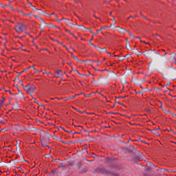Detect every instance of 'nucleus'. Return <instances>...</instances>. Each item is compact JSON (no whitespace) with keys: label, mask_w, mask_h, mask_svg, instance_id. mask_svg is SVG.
Listing matches in <instances>:
<instances>
[{"label":"nucleus","mask_w":176,"mask_h":176,"mask_svg":"<svg viewBox=\"0 0 176 176\" xmlns=\"http://www.w3.org/2000/svg\"><path fill=\"white\" fill-rule=\"evenodd\" d=\"M50 74H52V72H47V75H50Z\"/></svg>","instance_id":"nucleus-61"},{"label":"nucleus","mask_w":176,"mask_h":176,"mask_svg":"<svg viewBox=\"0 0 176 176\" xmlns=\"http://www.w3.org/2000/svg\"><path fill=\"white\" fill-rule=\"evenodd\" d=\"M77 111V112H79L80 113H85L86 110H84L83 111H81V110H79V109H74Z\"/></svg>","instance_id":"nucleus-15"},{"label":"nucleus","mask_w":176,"mask_h":176,"mask_svg":"<svg viewBox=\"0 0 176 176\" xmlns=\"http://www.w3.org/2000/svg\"><path fill=\"white\" fill-rule=\"evenodd\" d=\"M13 105H14L13 109H19V108H20V107H19V104H15Z\"/></svg>","instance_id":"nucleus-16"},{"label":"nucleus","mask_w":176,"mask_h":176,"mask_svg":"<svg viewBox=\"0 0 176 176\" xmlns=\"http://www.w3.org/2000/svg\"><path fill=\"white\" fill-rule=\"evenodd\" d=\"M61 20H66L67 21V23L69 21V19H68L67 18H62Z\"/></svg>","instance_id":"nucleus-35"},{"label":"nucleus","mask_w":176,"mask_h":176,"mask_svg":"<svg viewBox=\"0 0 176 176\" xmlns=\"http://www.w3.org/2000/svg\"><path fill=\"white\" fill-rule=\"evenodd\" d=\"M65 133H69V134H72V131H67L65 130Z\"/></svg>","instance_id":"nucleus-33"},{"label":"nucleus","mask_w":176,"mask_h":176,"mask_svg":"<svg viewBox=\"0 0 176 176\" xmlns=\"http://www.w3.org/2000/svg\"><path fill=\"white\" fill-rule=\"evenodd\" d=\"M3 107V100H0V109Z\"/></svg>","instance_id":"nucleus-19"},{"label":"nucleus","mask_w":176,"mask_h":176,"mask_svg":"<svg viewBox=\"0 0 176 176\" xmlns=\"http://www.w3.org/2000/svg\"><path fill=\"white\" fill-rule=\"evenodd\" d=\"M56 41L57 43H59V44H60V45H63V43H60V42H58V40H56V41Z\"/></svg>","instance_id":"nucleus-59"},{"label":"nucleus","mask_w":176,"mask_h":176,"mask_svg":"<svg viewBox=\"0 0 176 176\" xmlns=\"http://www.w3.org/2000/svg\"><path fill=\"white\" fill-rule=\"evenodd\" d=\"M67 25H69V27H71V25H74V24L69 23V21L67 22Z\"/></svg>","instance_id":"nucleus-31"},{"label":"nucleus","mask_w":176,"mask_h":176,"mask_svg":"<svg viewBox=\"0 0 176 176\" xmlns=\"http://www.w3.org/2000/svg\"><path fill=\"white\" fill-rule=\"evenodd\" d=\"M134 160H135V162H141L142 159L141 157L136 156L134 157Z\"/></svg>","instance_id":"nucleus-14"},{"label":"nucleus","mask_w":176,"mask_h":176,"mask_svg":"<svg viewBox=\"0 0 176 176\" xmlns=\"http://www.w3.org/2000/svg\"><path fill=\"white\" fill-rule=\"evenodd\" d=\"M90 33L93 35H97V33L94 32L93 30H90Z\"/></svg>","instance_id":"nucleus-29"},{"label":"nucleus","mask_w":176,"mask_h":176,"mask_svg":"<svg viewBox=\"0 0 176 176\" xmlns=\"http://www.w3.org/2000/svg\"><path fill=\"white\" fill-rule=\"evenodd\" d=\"M17 12H18L19 13H23V10H18Z\"/></svg>","instance_id":"nucleus-49"},{"label":"nucleus","mask_w":176,"mask_h":176,"mask_svg":"<svg viewBox=\"0 0 176 176\" xmlns=\"http://www.w3.org/2000/svg\"><path fill=\"white\" fill-rule=\"evenodd\" d=\"M105 28H108V26L105 25L101 28V30H105Z\"/></svg>","instance_id":"nucleus-38"},{"label":"nucleus","mask_w":176,"mask_h":176,"mask_svg":"<svg viewBox=\"0 0 176 176\" xmlns=\"http://www.w3.org/2000/svg\"><path fill=\"white\" fill-rule=\"evenodd\" d=\"M34 102H36V104H38V100H36V98H34Z\"/></svg>","instance_id":"nucleus-50"},{"label":"nucleus","mask_w":176,"mask_h":176,"mask_svg":"<svg viewBox=\"0 0 176 176\" xmlns=\"http://www.w3.org/2000/svg\"><path fill=\"white\" fill-rule=\"evenodd\" d=\"M87 169H86V168L82 169V173H87Z\"/></svg>","instance_id":"nucleus-41"},{"label":"nucleus","mask_w":176,"mask_h":176,"mask_svg":"<svg viewBox=\"0 0 176 176\" xmlns=\"http://www.w3.org/2000/svg\"><path fill=\"white\" fill-rule=\"evenodd\" d=\"M169 85H171V82H168L167 84L164 85L163 86H162V87H166L168 86Z\"/></svg>","instance_id":"nucleus-26"},{"label":"nucleus","mask_w":176,"mask_h":176,"mask_svg":"<svg viewBox=\"0 0 176 176\" xmlns=\"http://www.w3.org/2000/svg\"><path fill=\"white\" fill-rule=\"evenodd\" d=\"M101 30H102V29H100V30H96V34H98V32H101Z\"/></svg>","instance_id":"nucleus-44"},{"label":"nucleus","mask_w":176,"mask_h":176,"mask_svg":"<svg viewBox=\"0 0 176 176\" xmlns=\"http://www.w3.org/2000/svg\"><path fill=\"white\" fill-rule=\"evenodd\" d=\"M24 90L27 91V93H29L30 94H32L36 90V87L35 85L28 84L27 86L24 87Z\"/></svg>","instance_id":"nucleus-3"},{"label":"nucleus","mask_w":176,"mask_h":176,"mask_svg":"<svg viewBox=\"0 0 176 176\" xmlns=\"http://www.w3.org/2000/svg\"><path fill=\"white\" fill-rule=\"evenodd\" d=\"M103 49V50H104V52H105V53H107V47H104V48H102Z\"/></svg>","instance_id":"nucleus-53"},{"label":"nucleus","mask_w":176,"mask_h":176,"mask_svg":"<svg viewBox=\"0 0 176 176\" xmlns=\"http://www.w3.org/2000/svg\"><path fill=\"white\" fill-rule=\"evenodd\" d=\"M81 27H82V28H85V30H88V31H89V32H90V31H91V28H85V26H83V25H81Z\"/></svg>","instance_id":"nucleus-21"},{"label":"nucleus","mask_w":176,"mask_h":176,"mask_svg":"<svg viewBox=\"0 0 176 176\" xmlns=\"http://www.w3.org/2000/svg\"><path fill=\"white\" fill-rule=\"evenodd\" d=\"M126 49H127V50H133V49H131V45H130V41H126Z\"/></svg>","instance_id":"nucleus-8"},{"label":"nucleus","mask_w":176,"mask_h":176,"mask_svg":"<svg viewBox=\"0 0 176 176\" xmlns=\"http://www.w3.org/2000/svg\"><path fill=\"white\" fill-rule=\"evenodd\" d=\"M140 15L142 16V17H143V19H146V20H148V17L144 16V14H140Z\"/></svg>","instance_id":"nucleus-32"},{"label":"nucleus","mask_w":176,"mask_h":176,"mask_svg":"<svg viewBox=\"0 0 176 176\" xmlns=\"http://www.w3.org/2000/svg\"><path fill=\"white\" fill-rule=\"evenodd\" d=\"M65 31H66V32H68L69 34H70V35H73V36H74V33L71 32L70 30H66Z\"/></svg>","instance_id":"nucleus-24"},{"label":"nucleus","mask_w":176,"mask_h":176,"mask_svg":"<svg viewBox=\"0 0 176 176\" xmlns=\"http://www.w3.org/2000/svg\"><path fill=\"white\" fill-rule=\"evenodd\" d=\"M126 97H127V96H118V97H116V98H126Z\"/></svg>","instance_id":"nucleus-27"},{"label":"nucleus","mask_w":176,"mask_h":176,"mask_svg":"<svg viewBox=\"0 0 176 176\" xmlns=\"http://www.w3.org/2000/svg\"><path fill=\"white\" fill-rule=\"evenodd\" d=\"M100 96H101L102 97H103V98L107 99V96H104V95H102V94H100Z\"/></svg>","instance_id":"nucleus-51"},{"label":"nucleus","mask_w":176,"mask_h":176,"mask_svg":"<svg viewBox=\"0 0 176 176\" xmlns=\"http://www.w3.org/2000/svg\"><path fill=\"white\" fill-rule=\"evenodd\" d=\"M96 172L98 174H102V175L107 176H119V173H116L113 171H111L109 169H107L104 167H98L96 168Z\"/></svg>","instance_id":"nucleus-1"},{"label":"nucleus","mask_w":176,"mask_h":176,"mask_svg":"<svg viewBox=\"0 0 176 176\" xmlns=\"http://www.w3.org/2000/svg\"><path fill=\"white\" fill-rule=\"evenodd\" d=\"M84 96H85V97H90V96H91V94H84Z\"/></svg>","instance_id":"nucleus-37"},{"label":"nucleus","mask_w":176,"mask_h":176,"mask_svg":"<svg viewBox=\"0 0 176 176\" xmlns=\"http://www.w3.org/2000/svg\"><path fill=\"white\" fill-rule=\"evenodd\" d=\"M124 91V87H123L122 89L121 90V93H123Z\"/></svg>","instance_id":"nucleus-55"},{"label":"nucleus","mask_w":176,"mask_h":176,"mask_svg":"<svg viewBox=\"0 0 176 176\" xmlns=\"http://www.w3.org/2000/svg\"><path fill=\"white\" fill-rule=\"evenodd\" d=\"M106 53H107V54H109L110 56H112V54H111V52H107Z\"/></svg>","instance_id":"nucleus-60"},{"label":"nucleus","mask_w":176,"mask_h":176,"mask_svg":"<svg viewBox=\"0 0 176 176\" xmlns=\"http://www.w3.org/2000/svg\"><path fill=\"white\" fill-rule=\"evenodd\" d=\"M96 71H98L99 72H104V71H107V69H103V70L97 69Z\"/></svg>","instance_id":"nucleus-40"},{"label":"nucleus","mask_w":176,"mask_h":176,"mask_svg":"<svg viewBox=\"0 0 176 176\" xmlns=\"http://www.w3.org/2000/svg\"><path fill=\"white\" fill-rule=\"evenodd\" d=\"M32 9L33 10H39V9H36V7H35V6H32Z\"/></svg>","instance_id":"nucleus-22"},{"label":"nucleus","mask_w":176,"mask_h":176,"mask_svg":"<svg viewBox=\"0 0 176 176\" xmlns=\"http://www.w3.org/2000/svg\"><path fill=\"white\" fill-rule=\"evenodd\" d=\"M28 3H29V8H32V3H30V2H28Z\"/></svg>","instance_id":"nucleus-45"},{"label":"nucleus","mask_w":176,"mask_h":176,"mask_svg":"<svg viewBox=\"0 0 176 176\" xmlns=\"http://www.w3.org/2000/svg\"><path fill=\"white\" fill-rule=\"evenodd\" d=\"M94 47L98 51L101 50V47H100L98 45H94Z\"/></svg>","instance_id":"nucleus-18"},{"label":"nucleus","mask_w":176,"mask_h":176,"mask_svg":"<svg viewBox=\"0 0 176 176\" xmlns=\"http://www.w3.org/2000/svg\"><path fill=\"white\" fill-rule=\"evenodd\" d=\"M141 142H142V144H147L148 145H149V143L146 142L145 141H142V140H141Z\"/></svg>","instance_id":"nucleus-43"},{"label":"nucleus","mask_w":176,"mask_h":176,"mask_svg":"<svg viewBox=\"0 0 176 176\" xmlns=\"http://www.w3.org/2000/svg\"><path fill=\"white\" fill-rule=\"evenodd\" d=\"M119 28V32H122V33H124V32H126L127 30H126L125 29H123L120 27H118Z\"/></svg>","instance_id":"nucleus-12"},{"label":"nucleus","mask_w":176,"mask_h":176,"mask_svg":"<svg viewBox=\"0 0 176 176\" xmlns=\"http://www.w3.org/2000/svg\"><path fill=\"white\" fill-rule=\"evenodd\" d=\"M56 21L60 22V21H62L61 19H58V17H56Z\"/></svg>","instance_id":"nucleus-47"},{"label":"nucleus","mask_w":176,"mask_h":176,"mask_svg":"<svg viewBox=\"0 0 176 176\" xmlns=\"http://www.w3.org/2000/svg\"><path fill=\"white\" fill-rule=\"evenodd\" d=\"M3 90H5V91H9L10 94L11 96H13V94H12V92H10V90H6L5 88H3Z\"/></svg>","instance_id":"nucleus-28"},{"label":"nucleus","mask_w":176,"mask_h":176,"mask_svg":"<svg viewBox=\"0 0 176 176\" xmlns=\"http://www.w3.org/2000/svg\"><path fill=\"white\" fill-rule=\"evenodd\" d=\"M129 148H130L131 149H133V151H135L136 153L138 152V153H140V151H138V150H137V148H135L134 146L130 145V146H129Z\"/></svg>","instance_id":"nucleus-11"},{"label":"nucleus","mask_w":176,"mask_h":176,"mask_svg":"<svg viewBox=\"0 0 176 176\" xmlns=\"http://www.w3.org/2000/svg\"><path fill=\"white\" fill-rule=\"evenodd\" d=\"M76 72H77L78 74V75H79V74H80V73H79V71H78V69H75L74 70Z\"/></svg>","instance_id":"nucleus-58"},{"label":"nucleus","mask_w":176,"mask_h":176,"mask_svg":"<svg viewBox=\"0 0 176 176\" xmlns=\"http://www.w3.org/2000/svg\"><path fill=\"white\" fill-rule=\"evenodd\" d=\"M25 30H26V28H25V25L24 24L19 23L15 26V31H16L18 34H21V32H24Z\"/></svg>","instance_id":"nucleus-4"},{"label":"nucleus","mask_w":176,"mask_h":176,"mask_svg":"<svg viewBox=\"0 0 176 176\" xmlns=\"http://www.w3.org/2000/svg\"><path fill=\"white\" fill-rule=\"evenodd\" d=\"M57 141H60V142H63V140H61V138L56 139Z\"/></svg>","instance_id":"nucleus-39"},{"label":"nucleus","mask_w":176,"mask_h":176,"mask_svg":"<svg viewBox=\"0 0 176 176\" xmlns=\"http://www.w3.org/2000/svg\"><path fill=\"white\" fill-rule=\"evenodd\" d=\"M47 72H46V70H44V72H43V74H47Z\"/></svg>","instance_id":"nucleus-63"},{"label":"nucleus","mask_w":176,"mask_h":176,"mask_svg":"<svg viewBox=\"0 0 176 176\" xmlns=\"http://www.w3.org/2000/svg\"><path fill=\"white\" fill-rule=\"evenodd\" d=\"M58 168H64V166H59Z\"/></svg>","instance_id":"nucleus-52"},{"label":"nucleus","mask_w":176,"mask_h":176,"mask_svg":"<svg viewBox=\"0 0 176 176\" xmlns=\"http://www.w3.org/2000/svg\"><path fill=\"white\" fill-rule=\"evenodd\" d=\"M93 16L95 17V19H99L97 16H96V14H94Z\"/></svg>","instance_id":"nucleus-57"},{"label":"nucleus","mask_w":176,"mask_h":176,"mask_svg":"<svg viewBox=\"0 0 176 176\" xmlns=\"http://www.w3.org/2000/svg\"><path fill=\"white\" fill-rule=\"evenodd\" d=\"M56 74H57V75H63V71L58 70L56 72Z\"/></svg>","instance_id":"nucleus-17"},{"label":"nucleus","mask_w":176,"mask_h":176,"mask_svg":"<svg viewBox=\"0 0 176 176\" xmlns=\"http://www.w3.org/2000/svg\"><path fill=\"white\" fill-rule=\"evenodd\" d=\"M72 58H74V60H77V61H81V63H85V60H79L78 58V56H74V54L73 53H72Z\"/></svg>","instance_id":"nucleus-9"},{"label":"nucleus","mask_w":176,"mask_h":176,"mask_svg":"<svg viewBox=\"0 0 176 176\" xmlns=\"http://www.w3.org/2000/svg\"><path fill=\"white\" fill-rule=\"evenodd\" d=\"M80 76H87V75L86 74H79Z\"/></svg>","instance_id":"nucleus-46"},{"label":"nucleus","mask_w":176,"mask_h":176,"mask_svg":"<svg viewBox=\"0 0 176 176\" xmlns=\"http://www.w3.org/2000/svg\"><path fill=\"white\" fill-rule=\"evenodd\" d=\"M52 162H57V159L52 160Z\"/></svg>","instance_id":"nucleus-64"},{"label":"nucleus","mask_w":176,"mask_h":176,"mask_svg":"<svg viewBox=\"0 0 176 176\" xmlns=\"http://www.w3.org/2000/svg\"><path fill=\"white\" fill-rule=\"evenodd\" d=\"M141 93V91H138V92H135V94H140Z\"/></svg>","instance_id":"nucleus-62"},{"label":"nucleus","mask_w":176,"mask_h":176,"mask_svg":"<svg viewBox=\"0 0 176 176\" xmlns=\"http://www.w3.org/2000/svg\"><path fill=\"white\" fill-rule=\"evenodd\" d=\"M50 176H58V172L57 171V168H54L51 170L50 173Z\"/></svg>","instance_id":"nucleus-6"},{"label":"nucleus","mask_w":176,"mask_h":176,"mask_svg":"<svg viewBox=\"0 0 176 176\" xmlns=\"http://www.w3.org/2000/svg\"><path fill=\"white\" fill-rule=\"evenodd\" d=\"M22 14H23V16H28V14H25L24 12H23Z\"/></svg>","instance_id":"nucleus-54"},{"label":"nucleus","mask_w":176,"mask_h":176,"mask_svg":"<svg viewBox=\"0 0 176 176\" xmlns=\"http://www.w3.org/2000/svg\"><path fill=\"white\" fill-rule=\"evenodd\" d=\"M142 54H144L146 58H152V57H153V56H156L157 54L155 50H149L142 52Z\"/></svg>","instance_id":"nucleus-2"},{"label":"nucleus","mask_w":176,"mask_h":176,"mask_svg":"<svg viewBox=\"0 0 176 176\" xmlns=\"http://www.w3.org/2000/svg\"><path fill=\"white\" fill-rule=\"evenodd\" d=\"M126 32L129 34V35H130V36H131V38H133V39H140V37L135 36L134 35H133V34L131 32H130V31L126 30Z\"/></svg>","instance_id":"nucleus-7"},{"label":"nucleus","mask_w":176,"mask_h":176,"mask_svg":"<svg viewBox=\"0 0 176 176\" xmlns=\"http://www.w3.org/2000/svg\"><path fill=\"white\" fill-rule=\"evenodd\" d=\"M170 131H172V133H173V134H175V135H176V132L174 131V130H173V129H170Z\"/></svg>","instance_id":"nucleus-34"},{"label":"nucleus","mask_w":176,"mask_h":176,"mask_svg":"<svg viewBox=\"0 0 176 176\" xmlns=\"http://www.w3.org/2000/svg\"><path fill=\"white\" fill-rule=\"evenodd\" d=\"M60 129H61L62 130H64V131H65V129H64V127L59 126V128H58V129L60 130Z\"/></svg>","instance_id":"nucleus-36"},{"label":"nucleus","mask_w":176,"mask_h":176,"mask_svg":"<svg viewBox=\"0 0 176 176\" xmlns=\"http://www.w3.org/2000/svg\"><path fill=\"white\" fill-rule=\"evenodd\" d=\"M41 145L43 148H47V146H49L48 144H49V140L46 139V138L45 137H41Z\"/></svg>","instance_id":"nucleus-5"},{"label":"nucleus","mask_w":176,"mask_h":176,"mask_svg":"<svg viewBox=\"0 0 176 176\" xmlns=\"http://www.w3.org/2000/svg\"><path fill=\"white\" fill-rule=\"evenodd\" d=\"M118 104H119L120 105H122V107H124V104L120 102H118Z\"/></svg>","instance_id":"nucleus-42"},{"label":"nucleus","mask_w":176,"mask_h":176,"mask_svg":"<svg viewBox=\"0 0 176 176\" xmlns=\"http://www.w3.org/2000/svg\"><path fill=\"white\" fill-rule=\"evenodd\" d=\"M57 139H58V138H57V136H54V140H57Z\"/></svg>","instance_id":"nucleus-56"},{"label":"nucleus","mask_w":176,"mask_h":176,"mask_svg":"<svg viewBox=\"0 0 176 176\" xmlns=\"http://www.w3.org/2000/svg\"><path fill=\"white\" fill-rule=\"evenodd\" d=\"M33 69H34V72H41L38 71L36 69H35V67Z\"/></svg>","instance_id":"nucleus-48"},{"label":"nucleus","mask_w":176,"mask_h":176,"mask_svg":"<svg viewBox=\"0 0 176 176\" xmlns=\"http://www.w3.org/2000/svg\"><path fill=\"white\" fill-rule=\"evenodd\" d=\"M0 122H1V123H3V124H5L6 123H8V120L4 119V118H1V119L0 120Z\"/></svg>","instance_id":"nucleus-13"},{"label":"nucleus","mask_w":176,"mask_h":176,"mask_svg":"<svg viewBox=\"0 0 176 176\" xmlns=\"http://www.w3.org/2000/svg\"><path fill=\"white\" fill-rule=\"evenodd\" d=\"M51 16H55V17L58 18V16H57V14H56L54 12H53L52 14H50Z\"/></svg>","instance_id":"nucleus-30"},{"label":"nucleus","mask_w":176,"mask_h":176,"mask_svg":"<svg viewBox=\"0 0 176 176\" xmlns=\"http://www.w3.org/2000/svg\"><path fill=\"white\" fill-rule=\"evenodd\" d=\"M18 94H19L20 97H24V95L21 92L20 94H15L14 96H18Z\"/></svg>","instance_id":"nucleus-23"},{"label":"nucleus","mask_w":176,"mask_h":176,"mask_svg":"<svg viewBox=\"0 0 176 176\" xmlns=\"http://www.w3.org/2000/svg\"><path fill=\"white\" fill-rule=\"evenodd\" d=\"M151 133L157 135V137H159V135H160L159 134V132L157 131V129H152Z\"/></svg>","instance_id":"nucleus-10"},{"label":"nucleus","mask_w":176,"mask_h":176,"mask_svg":"<svg viewBox=\"0 0 176 176\" xmlns=\"http://www.w3.org/2000/svg\"><path fill=\"white\" fill-rule=\"evenodd\" d=\"M119 61H123L124 60V56L119 57Z\"/></svg>","instance_id":"nucleus-25"},{"label":"nucleus","mask_w":176,"mask_h":176,"mask_svg":"<svg viewBox=\"0 0 176 176\" xmlns=\"http://www.w3.org/2000/svg\"><path fill=\"white\" fill-rule=\"evenodd\" d=\"M76 96H78V95H76V96H69V98H68V100H74V98H75V97H76Z\"/></svg>","instance_id":"nucleus-20"}]
</instances>
